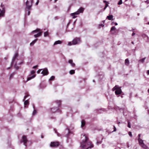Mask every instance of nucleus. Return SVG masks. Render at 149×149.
Listing matches in <instances>:
<instances>
[{
  "instance_id": "de8ad7c7",
  "label": "nucleus",
  "mask_w": 149,
  "mask_h": 149,
  "mask_svg": "<svg viewBox=\"0 0 149 149\" xmlns=\"http://www.w3.org/2000/svg\"><path fill=\"white\" fill-rule=\"evenodd\" d=\"M135 34V33H134L133 32V33H132V36H134Z\"/></svg>"
},
{
  "instance_id": "aec40b11",
  "label": "nucleus",
  "mask_w": 149,
  "mask_h": 149,
  "mask_svg": "<svg viewBox=\"0 0 149 149\" xmlns=\"http://www.w3.org/2000/svg\"><path fill=\"white\" fill-rule=\"evenodd\" d=\"M40 29H37L36 30H34L32 32V33H35L40 31Z\"/></svg>"
},
{
  "instance_id": "1a4fd4ad",
  "label": "nucleus",
  "mask_w": 149,
  "mask_h": 149,
  "mask_svg": "<svg viewBox=\"0 0 149 149\" xmlns=\"http://www.w3.org/2000/svg\"><path fill=\"white\" fill-rule=\"evenodd\" d=\"M35 71L34 70H32L31 71V74H33V76L28 77L27 79V81H29L31 79L34 78L36 76V74H34Z\"/></svg>"
},
{
  "instance_id": "473e14b6",
  "label": "nucleus",
  "mask_w": 149,
  "mask_h": 149,
  "mask_svg": "<svg viewBox=\"0 0 149 149\" xmlns=\"http://www.w3.org/2000/svg\"><path fill=\"white\" fill-rule=\"evenodd\" d=\"M122 0H120L119 2L118 3V5H120L122 4Z\"/></svg>"
},
{
  "instance_id": "c85d7f7f",
  "label": "nucleus",
  "mask_w": 149,
  "mask_h": 149,
  "mask_svg": "<svg viewBox=\"0 0 149 149\" xmlns=\"http://www.w3.org/2000/svg\"><path fill=\"white\" fill-rule=\"evenodd\" d=\"M48 35V33L47 31L46 32L44 33V36L45 37H46Z\"/></svg>"
},
{
  "instance_id": "5fc2aeb1",
  "label": "nucleus",
  "mask_w": 149,
  "mask_h": 149,
  "mask_svg": "<svg viewBox=\"0 0 149 149\" xmlns=\"http://www.w3.org/2000/svg\"><path fill=\"white\" fill-rule=\"evenodd\" d=\"M101 26H104V25H103L102 24H101Z\"/></svg>"
},
{
  "instance_id": "a18cd8bd",
  "label": "nucleus",
  "mask_w": 149,
  "mask_h": 149,
  "mask_svg": "<svg viewBox=\"0 0 149 149\" xmlns=\"http://www.w3.org/2000/svg\"><path fill=\"white\" fill-rule=\"evenodd\" d=\"M147 74L148 75H149V70H148L147 71Z\"/></svg>"
},
{
  "instance_id": "a211bd4d",
  "label": "nucleus",
  "mask_w": 149,
  "mask_h": 149,
  "mask_svg": "<svg viewBox=\"0 0 149 149\" xmlns=\"http://www.w3.org/2000/svg\"><path fill=\"white\" fill-rule=\"evenodd\" d=\"M62 43V41L58 40L56 41L54 43V45H56L58 44H61Z\"/></svg>"
},
{
  "instance_id": "79ce46f5",
  "label": "nucleus",
  "mask_w": 149,
  "mask_h": 149,
  "mask_svg": "<svg viewBox=\"0 0 149 149\" xmlns=\"http://www.w3.org/2000/svg\"><path fill=\"white\" fill-rule=\"evenodd\" d=\"M108 4H107V3H106V4H105V8H107V7H108Z\"/></svg>"
},
{
  "instance_id": "603ef678",
  "label": "nucleus",
  "mask_w": 149,
  "mask_h": 149,
  "mask_svg": "<svg viewBox=\"0 0 149 149\" xmlns=\"http://www.w3.org/2000/svg\"><path fill=\"white\" fill-rule=\"evenodd\" d=\"M106 8H105V6L104 8V10H105Z\"/></svg>"
},
{
  "instance_id": "9b49d317",
  "label": "nucleus",
  "mask_w": 149,
  "mask_h": 149,
  "mask_svg": "<svg viewBox=\"0 0 149 149\" xmlns=\"http://www.w3.org/2000/svg\"><path fill=\"white\" fill-rule=\"evenodd\" d=\"M122 91L121 89H118L115 91V93L116 95H118L121 94Z\"/></svg>"
},
{
  "instance_id": "6e6d98bb",
  "label": "nucleus",
  "mask_w": 149,
  "mask_h": 149,
  "mask_svg": "<svg viewBox=\"0 0 149 149\" xmlns=\"http://www.w3.org/2000/svg\"><path fill=\"white\" fill-rule=\"evenodd\" d=\"M114 90H115V88H113V91H114Z\"/></svg>"
},
{
  "instance_id": "f03ea898",
  "label": "nucleus",
  "mask_w": 149,
  "mask_h": 149,
  "mask_svg": "<svg viewBox=\"0 0 149 149\" xmlns=\"http://www.w3.org/2000/svg\"><path fill=\"white\" fill-rule=\"evenodd\" d=\"M84 10V8L82 7L80 8L77 11L70 14L71 16L72 17V18L74 19L77 17L76 15H78L80 13H82Z\"/></svg>"
},
{
  "instance_id": "6ab92c4d",
  "label": "nucleus",
  "mask_w": 149,
  "mask_h": 149,
  "mask_svg": "<svg viewBox=\"0 0 149 149\" xmlns=\"http://www.w3.org/2000/svg\"><path fill=\"white\" fill-rule=\"evenodd\" d=\"M141 146L144 149H148V148L147 146L144 143L142 144Z\"/></svg>"
},
{
  "instance_id": "3c124183",
  "label": "nucleus",
  "mask_w": 149,
  "mask_h": 149,
  "mask_svg": "<svg viewBox=\"0 0 149 149\" xmlns=\"http://www.w3.org/2000/svg\"><path fill=\"white\" fill-rule=\"evenodd\" d=\"M103 2H107L106 1H104V0L103 1Z\"/></svg>"
},
{
  "instance_id": "9d476101",
  "label": "nucleus",
  "mask_w": 149,
  "mask_h": 149,
  "mask_svg": "<svg viewBox=\"0 0 149 149\" xmlns=\"http://www.w3.org/2000/svg\"><path fill=\"white\" fill-rule=\"evenodd\" d=\"M41 73L44 76L48 75L49 74V72L48 71L47 68L44 69L42 72Z\"/></svg>"
},
{
  "instance_id": "0eeeda50",
  "label": "nucleus",
  "mask_w": 149,
  "mask_h": 149,
  "mask_svg": "<svg viewBox=\"0 0 149 149\" xmlns=\"http://www.w3.org/2000/svg\"><path fill=\"white\" fill-rule=\"evenodd\" d=\"M1 6L2 7V9L1 10V9H0V17L3 16L4 13L5 12V8L4 7L3 5L2 4H1Z\"/></svg>"
},
{
  "instance_id": "bb28decb",
  "label": "nucleus",
  "mask_w": 149,
  "mask_h": 149,
  "mask_svg": "<svg viewBox=\"0 0 149 149\" xmlns=\"http://www.w3.org/2000/svg\"><path fill=\"white\" fill-rule=\"evenodd\" d=\"M55 77L54 76H52L49 79V81H52L54 80L55 79Z\"/></svg>"
},
{
  "instance_id": "f257e3e1",
  "label": "nucleus",
  "mask_w": 149,
  "mask_h": 149,
  "mask_svg": "<svg viewBox=\"0 0 149 149\" xmlns=\"http://www.w3.org/2000/svg\"><path fill=\"white\" fill-rule=\"evenodd\" d=\"M88 138L87 136H85V140L82 141L81 143L80 147L82 149H85L86 148H91L93 147L94 145L92 142L90 141H88Z\"/></svg>"
},
{
  "instance_id": "f8f14e48",
  "label": "nucleus",
  "mask_w": 149,
  "mask_h": 149,
  "mask_svg": "<svg viewBox=\"0 0 149 149\" xmlns=\"http://www.w3.org/2000/svg\"><path fill=\"white\" fill-rule=\"evenodd\" d=\"M18 56V54L17 53H15L14 57H13V59L12 62V64H13L14 63L15 60V59Z\"/></svg>"
},
{
  "instance_id": "864d4df0",
  "label": "nucleus",
  "mask_w": 149,
  "mask_h": 149,
  "mask_svg": "<svg viewBox=\"0 0 149 149\" xmlns=\"http://www.w3.org/2000/svg\"><path fill=\"white\" fill-rule=\"evenodd\" d=\"M132 44H134V42H132Z\"/></svg>"
},
{
  "instance_id": "393cba45",
  "label": "nucleus",
  "mask_w": 149,
  "mask_h": 149,
  "mask_svg": "<svg viewBox=\"0 0 149 149\" xmlns=\"http://www.w3.org/2000/svg\"><path fill=\"white\" fill-rule=\"evenodd\" d=\"M29 104V102L28 100H25L24 102V104L25 106Z\"/></svg>"
},
{
  "instance_id": "4d7b16f0",
  "label": "nucleus",
  "mask_w": 149,
  "mask_h": 149,
  "mask_svg": "<svg viewBox=\"0 0 149 149\" xmlns=\"http://www.w3.org/2000/svg\"><path fill=\"white\" fill-rule=\"evenodd\" d=\"M55 132L57 134H58V133L57 132L56 130L55 131Z\"/></svg>"
},
{
  "instance_id": "dca6fc26",
  "label": "nucleus",
  "mask_w": 149,
  "mask_h": 149,
  "mask_svg": "<svg viewBox=\"0 0 149 149\" xmlns=\"http://www.w3.org/2000/svg\"><path fill=\"white\" fill-rule=\"evenodd\" d=\"M86 124L85 121L84 120H82L81 121V127H84Z\"/></svg>"
},
{
  "instance_id": "49530a36",
  "label": "nucleus",
  "mask_w": 149,
  "mask_h": 149,
  "mask_svg": "<svg viewBox=\"0 0 149 149\" xmlns=\"http://www.w3.org/2000/svg\"><path fill=\"white\" fill-rule=\"evenodd\" d=\"M15 68H16L17 69V70L19 68V67H16V65H15Z\"/></svg>"
},
{
  "instance_id": "4468645a",
  "label": "nucleus",
  "mask_w": 149,
  "mask_h": 149,
  "mask_svg": "<svg viewBox=\"0 0 149 149\" xmlns=\"http://www.w3.org/2000/svg\"><path fill=\"white\" fill-rule=\"evenodd\" d=\"M42 32H40L38 33L37 34H35L34 35V36L35 38H37L39 36H41L42 34Z\"/></svg>"
},
{
  "instance_id": "20e7f679",
  "label": "nucleus",
  "mask_w": 149,
  "mask_h": 149,
  "mask_svg": "<svg viewBox=\"0 0 149 149\" xmlns=\"http://www.w3.org/2000/svg\"><path fill=\"white\" fill-rule=\"evenodd\" d=\"M28 141V139L26 136L24 135L22 137V139L21 140L20 142L21 143L23 142L24 145L26 146V143Z\"/></svg>"
},
{
  "instance_id": "c756f323",
  "label": "nucleus",
  "mask_w": 149,
  "mask_h": 149,
  "mask_svg": "<svg viewBox=\"0 0 149 149\" xmlns=\"http://www.w3.org/2000/svg\"><path fill=\"white\" fill-rule=\"evenodd\" d=\"M29 95L28 94H26V95L24 97V99L23 100H24L26 99L29 96Z\"/></svg>"
},
{
  "instance_id": "72a5a7b5",
  "label": "nucleus",
  "mask_w": 149,
  "mask_h": 149,
  "mask_svg": "<svg viewBox=\"0 0 149 149\" xmlns=\"http://www.w3.org/2000/svg\"><path fill=\"white\" fill-rule=\"evenodd\" d=\"M128 134L129 135L131 136V137H132V132H128Z\"/></svg>"
},
{
  "instance_id": "6e6552de",
  "label": "nucleus",
  "mask_w": 149,
  "mask_h": 149,
  "mask_svg": "<svg viewBox=\"0 0 149 149\" xmlns=\"http://www.w3.org/2000/svg\"><path fill=\"white\" fill-rule=\"evenodd\" d=\"M33 0H31V5H29V2L28 1H27L26 3V9H27L28 10H29L32 6V3H33Z\"/></svg>"
},
{
  "instance_id": "7ed1b4c3",
  "label": "nucleus",
  "mask_w": 149,
  "mask_h": 149,
  "mask_svg": "<svg viewBox=\"0 0 149 149\" xmlns=\"http://www.w3.org/2000/svg\"><path fill=\"white\" fill-rule=\"evenodd\" d=\"M56 102L57 104V107H54L51 109L53 113H54L56 112L58 109V107L60 106L61 104V101L60 100H56Z\"/></svg>"
},
{
  "instance_id": "680f3d73",
  "label": "nucleus",
  "mask_w": 149,
  "mask_h": 149,
  "mask_svg": "<svg viewBox=\"0 0 149 149\" xmlns=\"http://www.w3.org/2000/svg\"><path fill=\"white\" fill-rule=\"evenodd\" d=\"M148 24H149V22H148Z\"/></svg>"
},
{
  "instance_id": "b1692460",
  "label": "nucleus",
  "mask_w": 149,
  "mask_h": 149,
  "mask_svg": "<svg viewBox=\"0 0 149 149\" xmlns=\"http://www.w3.org/2000/svg\"><path fill=\"white\" fill-rule=\"evenodd\" d=\"M69 72L71 74H72L75 73V71L74 70H71Z\"/></svg>"
},
{
  "instance_id": "bf43d9fd",
  "label": "nucleus",
  "mask_w": 149,
  "mask_h": 149,
  "mask_svg": "<svg viewBox=\"0 0 149 149\" xmlns=\"http://www.w3.org/2000/svg\"><path fill=\"white\" fill-rule=\"evenodd\" d=\"M10 68V67H9V68H8L7 69H9Z\"/></svg>"
},
{
  "instance_id": "a878e982",
  "label": "nucleus",
  "mask_w": 149,
  "mask_h": 149,
  "mask_svg": "<svg viewBox=\"0 0 149 149\" xmlns=\"http://www.w3.org/2000/svg\"><path fill=\"white\" fill-rule=\"evenodd\" d=\"M113 88H115V89L116 90L118 89H120V87H118V86L116 85L115 86L113 87Z\"/></svg>"
},
{
  "instance_id": "2f4dec72",
  "label": "nucleus",
  "mask_w": 149,
  "mask_h": 149,
  "mask_svg": "<svg viewBox=\"0 0 149 149\" xmlns=\"http://www.w3.org/2000/svg\"><path fill=\"white\" fill-rule=\"evenodd\" d=\"M128 127L129 128H131L130 123L129 121H128Z\"/></svg>"
},
{
  "instance_id": "cd10ccee",
  "label": "nucleus",
  "mask_w": 149,
  "mask_h": 149,
  "mask_svg": "<svg viewBox=\"0 0 149 149\" xmlns=\"http://www.w3.org/2000/svg\"><path fill=\"white\" fill-rule=\"evenodd\" d=\"M116 29V28L114 26H112L111 29V31H114Z\"/></svg>"
},
{
  "instance_id": "c9c22d12",
  "label": "nucleus",
  "mask_w": 149,
  "mask_h": 149,
  "mask_svg": "<svg viewBox=\"0 0 149 149\" xmlns=\"http://www.w3.org/2000/svg\"><path fill=\"white\" fill-rule=\"evenodd\" d=\"M42 70V69H39V70H38L37 72V73H38V74H39L40 73V72Z\"/></svg>"
},
{
  "instance_id": "052dcab7",
  "label": "nucleus",
  "mask_w": 149,
  "mask_h": 149,
  "mask_svg": "<svg viewBox=\"0 0 149 149\" xmlns=\"http://www.w3.org/2000/svg\"><path fill=\"white\" fill-rule=\"evenodd\" d=\"M84 149H88V148H85Z\"/></svg>"
},
{
  "instance_id": "ea45409f",
  "label": "nucleus",
  "mask_w": 149,
  "mask_h": 149,
  "mask_svg": "<svg viewBox=\"0 0 149 149\" xmlns=\"http://www.w3.org/2000/svg\"><path fill=\"white\" fill-rule=\"evenodd\" d=\"M39 0H37V2L36 3V5H38V3L39 2Z\"/></svg>"
},
{
  "instance_id": "a19ab883",
  "label": "nucleus",
  "mask_w": 149,
  "mask_h": 149,
  "mask_svg": "<svg viewBox=\"0 0 149 149\" xmlns=\"http://www.w3.org/2000/svg\"><path fill=\"white\" fill-rule=\"evenodd\" d=\"M14 75V74H11L10 75V78H12V77H13V76Z\"/></svg>"
},
{
  "instance_id": "4c0bfd02",
  "label": "nucleus",
  "mask_w": 149,
  "mask_h": 149,
  "mask_svg": "<svg viewBox=\"0 0 149 149\" xmlns=\"http://www.w3.org/2000/svg\"><path fill=\"white\" fill-rule=\"evenodd\" d=\"M113 127H114L113 131H114V132L116 131V128L115 127V126H113Z\"/></svg>"
},
{
  "instance_id": "423d86ee",
  "label": "nucleus",
  "mask_w": 149,
  "mask_h": 149,
  "mask_svg": "<svg viewBox=\"0 0 149 149\" xmlns=\"http://www.w3.org/2000/svg\"><path fill=\"white\" fill-rule=\"evenodd\" d=\"M80 39L79 38H76L72 41V43L73 45H76L80 42Z\"/></svg>"
},
{
  "instance_id": "7c9ffc66",
  "label": "nucleus",
  "mask_w": 149,
  "mask_h": 149,
  "mask_svg": "<svg viewBox=\"0 0 149 149\" xmlns=\"http://www.w3.org/2000/svg\"><path fill=\"white\" fill-rule=\"evenodd\" d=\"M37 112L36 110L34 109L33 112L32 114L33 115H34Z\"/></svg>"
},
{
  "instance_id": "2eb2a0df",
  "label": "nucleus",
  "mask_w": 149,
  "mask_h": 149,
  "mask_svg": "<svg viewBox=\"0 0 149 149\" xmlns=\"http://www.w3.org/2000/svg\"><path fill=\"white\" fill-rule=\"evenodd\" d=\"M113 16L112 15H109L107 16V19H108L109 20H113Z\"/></svg>"
},
{
  "instance_id": "f704fd0d",
  "label": "nucleus",
  "mask_w": 149,
  "mask_h": 149,
  "mask_svg": "<svg viewBox=\"0 0 149 149\" xmlns=\"http://www.w3.org/2000/svg\"><path fill=\"white\" fill-rule=\"evenodd\" d=\"M102 143V141H97V143H96L97 145H98L99 144H101Z\"/></svg>"
},
{
  "instance_id": "58836bf2",
  "label": "nucleus",
  "mask_w": 149,
  "mask_h": 149,
  "mask_svg": "<svg viewBox=\"0 0 149 149\" xmlns=\"http://www.w3.org/2000/svg\"><path fill=\"white\" fill-rule=\"evenodd\" d=\"M38 67V66L37 65H36L34 66L33 67V68H34V69H35V68H36Z\"/></svg>"
},
{
  "instance_id": "8fccbe9b",
  "label": "nucleus",
  "mask_w": 149,
  "mask_h": 149,
  "mask_svg": "<svg viewBox=\"0 0 149 149\" xmlns=\"http://www.w3.org/2000/svg\"><path fill=\"white\" fill-rule=\"evenodd\" d=\"M41 136V138H43L44 137L42 135Z\"/></svg>"
},
{
  "instance_id": "39448f33",
  "label": "nucleus",
  "mask_w": 149,
  "mask_h": 149,
  "mask_svg": "<svg viewBox=\"0 0 149 149\" xmlns=\"http://www.w3.org/2000/svg\"><path fill=\"white\" fill-rule=\"evenodd\" d=\"M59 144V143L58 141L52 142H51L50 146L52 147H56L58 146Z\"/></svg>"
},
{
  "instance_id": "37998d69",
  "label": "nucleus",
  "mask_w": 149,
  "mask_h": 149,
  "mask_svg": "<svg viewBox=\"0 0 149 149\" xmlns=\"http://www.w3.org/2000/svg\"><path fill=\"white\" fill-rule=\"evenodd\" d=\"M30 11H29L28 13V15H29L30 14Z\"/></svg>"
},
{
  "instance_id": "4be33fe9",
  "label": "nucleus",
  "mask_w": 149,
  "mask_h": 149,
  "mask_svg": "<svg viewBox=\"0 0 149 149\" xmlns=\"http://www.w3.org/2000/svg\"><path fill=\"white\" fill-rule=\"evenodd\" d=\"M38 40L37 39H36L34 41H33L32 42L30 43V45H34V44Z\"/></svg>"
},
{
  "instance_id": "e2e57ef3",
  "label": "nucleus",
  "mask_w": 149,
  "mask_h": 149,
  "mask_svg": "<svg viewBox=\"0 0 149 149\" xmlns=\"http://www.w3.org/2000/svg\"><path fill=\"white\" fill-rule=\"evenodd\" d=\"M127 0H125V1H127Z\"/></svg>"
},
{
  "instance_id": "13d9d810",
  "label": "nucleus",
  "mask_w": 149,
  "mask_h": 149,
  "mask_svg": "<svg viewBox=\"0 0 149 149\" xmlns=\"http://www.w3.org/2000/svg\"><path fill=\"white\" fill-rule=\"evenodd\" d=\"M148 92L149 93V88L148 89Z\"/></svg>"
},
{
  "instance_id": "e433bc0d",
  "label": "nucleus",
  "mask_w": 149,
  "mask_h": 149,
  "mask_svg": "<svg viewBox=\"0 0 149 149\" xmlns=\"http://www.w3.org/2000/svg\"><path fill=\"white\" fill-rule=\"evenodd\" d=\"M72 42H69L68 43V45H72Z\"/></svg>"
},
{
  "instance_id": "c03bdc74",
  "label": "nucleus",
  "mask_w": 149,
  "mask_h": 149,
  "mask_svg": "<svg viewBox=\"0 0 149 149\" xmlns=\"http://www.w3.org/2000/svg\"><path fill=\"white\" fill-rule=\"evenodd\" d=\"M140 136H141V134H139V135H138V138H140Z\"/></svg>"
},
{
  "instance_id": "5701e85b",
  "label": "nucleus",
  "mask_w": 149,
  "mask_h": 149,
  "mask_svg": "<svg viewBox=\"0 0 149 149\" xmlns=\"http://www.w3.org/2000/svg\"><path fill=\"white\" fill-rule=\"evenodd\" d=\"M146 58V57H144L142 59H141L139 60V62H140L142 63H144L145 59Z\"/></svg>"
},
{
  "instance_id": "f3484780",
  "label": "nucleus",
  "mask_w": 149,
  "mask_h": 149,
  "mask_svg": "<svg viewBox=\"0 0 149 149\" xmlns=\"http://www.w3.org/2000/svg\"><path fill=\"white\" fill-rule=\"evenodd\" d=\"M138 141H139V143L140 146H141V145H142V144L144 143L143 142V140L140 138L138 139Z\"/></svg>"
},
{
  "instance_id": "09e8293b",
  "label": "nucleus",
  "mask_w": 149,
  "mask_h": 149,
  "mask_svg": "<svg viewBox=\"0 0 149 149\" xmlns=\"http://www.w3.org/2000/svg\"><path fill=\"white\" fill-rule=\"evenodd\" d=\"M115 25H118V24H117V23H115Z\"/></svg>"
},
{
  "instance_id": "412c9836",
  "label": "nucleus",
  "mask_w": 149,
  "mask_h": 149,
  "mask_svg": "<svg viewBox=\"0 0 149 149\" xmlns=\"http://www.w3.org/2000/svg\"><path fill=\"white\" fill-rule=\"evenodd\" d=\"M125 64L127 65H128L129 64V60L128 58L126 59L125 60Z\"/></svg>"
},
{
  "instance_id": "ddd939ff",
  "label": "nucleus",
  "mask_w": 149,
  "mask_h": 149,
  "mask_svg": "<svg viewBox=\"0 0 149 149\" xmlns=\"http://www.w3.org/2000/svg\"><path fill=\"white\" fill-rule=\"evenodd\" d=\"M68 63H70L72 67H74L75 66V64L73 62L72 60L70 59L69 60Z\"/></svg>"
}]
</instances>
